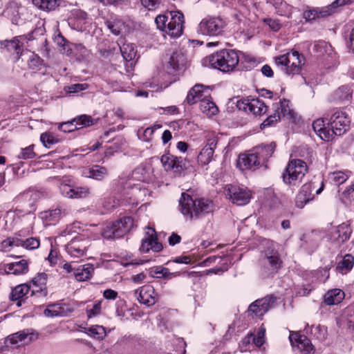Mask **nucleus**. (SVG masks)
I'll return each mask as SVG.
<instances>
[{"mask_svg":"<svg viewBox=\"0 0 354 354\" xmlns=\"http://www.w3.org/2000/svg\"><path fill=\"white\" fill-rule=\"evenodd\" d=\"M274 145L259 146L251 153H241L236 160V167L241 171H255L261 167L267 168L266 162L274 151Z\"/></svg>","mask_w":354,"mask_h":354,"instance_id":"1","label":"nucleus"},{"mask_svg":"<svg viewBox=\"0 0 354 354\" xmlns=\"http://www.w3.org/2000/svg\"><path fill=\"white\" fill-rule=\"evenodd\" d=\"M212 201L199 198L194 199L190 195L183 193L179 199V209L189 219H197L212 213L214 210Z\"/></svg>","mask_w":354,"mask_h":354,"instance_id":"2","label":"nucleus"},{"mask_svg":"<svg viewBox=\"0 0 354 354\" xmlns=\"http://www.w3.org/2000/svg\"><path fill=\"white\" fill-rule=\"evenodd\" d=\"M157 28L171 38L179 37L183 32L184 16L180 11H171L157 16Z\"/></svg>","mask_w":354,"mask_h":354,"instance_id":"3","label":"nucleus"},{"mask_svg":"<svg viewBox=\"0 0 354 354\" xmlns=\"http://www.w3.org/2000/svg\"><path fill=\"white\" fill-rule=\"evenodd\" d=\"M205 62L214 68L229 73L236 69L239 57L234 50L223 49L207 57Z\"/></svg>","mask_w":354,"mask_h":354,"instance_id":"4","label":"nucleus"},{"mask_svg":"<svg viewBox=\"0 0 354 354\" xmlns=\"http://www.w3.org/2000/svg\"><path fill=\"white\" fill-rule=\"evenodd\" d=\"M275 64L281 67L287 75L299 74L305 63L304 55L297 50H291L287 53L275 57Z\"/></svg>","mask_w":354,"mask_h":354,"instance_id":"5","label":"nucleus"},{"mask_svg":"<svg viewBox=\"0 0 354 354\" xmlns=\"http://www.w3.org/2000/svg\"><path fill=\"white\" fill-rule=\"evenodd\" d=\"M307 171V165L304 160H291L283 174V180L287 185H297L302 180Z\"/></svg>","mask_w":354,"mask_h":354,"instance_id":"6","label":"nucleus"},{"mask_svg":"<svg viewBox=\"0 0 354 354\" xmlns=\"http://www.w3.org/2000/svg\"><path fill=\"white\" fill-rule=\"evenodd\" d=\"M133 226V218L124 216L112 224L106 225L102 232V235L107 239L120 238L129 232Z\"/></svg>","mask_w":354,"mask_h":354,"instance_id":"7","label":"nucleus"},{"mask_svg":"<svg viewBox=\"0 0 354 354\" xmlns=\"http://www.w3.org/2000/svg\"><path fill=\"white\" fill-rule=\"evenodd\" d=\"M44 32V28L41 26L35 28L32 32L29 33L27 35H21L15 37L11 40H6L1 42V46L12 54L16 55L15 58L19 59L21 55L19 56V53H21V48L24 45V41H30L35 39V35H42Z\"/></svg>","mask_w":354,"mask_h":354,"instance_id":"8","label":"nucleus"},{"mask_svg":"<svg viewBox=\"0 0 354 354\" xmlns=\"http://www.w3.org/2000/svg\"><path fill=\"white\" fill-rule=\"evenodd\" d=\"M227 199L237 205H245L252 198V192L246 187L237 185H227L224 189Z\"/></svg>","mask_w":354,"mask_h":354,"instance_id":"9","label":"nucleus"},{"mask_svg":"<svg viewBox=\"0 0 354 354\" xmlns=\"http://www.w3.org/2000/svg\"><path fill=\"white\" fill-rule=\"evenodd\" d=\"M350 0H335L331 4L321 8H315L304 12V18L308 21L315 20L319 17H326L333 15L342 7L348 3Z\"/></svg>","mask_w":354,"mask_h":354,"instance_id":"10","label":"nucleus"},{"mask_svg":"<svg viewBox=\"0 0 354 354\" xmlns=\"http://www.w3.org/2000/svg\"><path fill=\"white\" fill-rule=\"evenodd\" d=\"M89 245V239L78 234L68 243L66 245V250L71 257L80 258L86 255Z\"/></svg>","mask_w":354,"mask_h":354,"instance_id":"11","label":"nucleus"},{"mask_svg":"<svg viewBox=\"0 0 354 354\" xmlns=\"http://www.w3.org/2000/svg\"><path fill=\"white\" fill-rule=\"evenodd\" d=\"M328 124L333 136H342L348 129L350 120L344 112L337 110L330 116Z\"/></svg>","mask_w":354,"mask_h":354,"instance_id":"12","label":"nucleus"},{"mask_svg":"<svg viewBox=\"0 0 354 354\" xmlns=\"http://www.w3.org/2000/svg\"><path fill=\"white\" fill-rule=\"evenodd\" d=\"M225 22L218 17L203 19L198 25V32L205 35L215 36L223 32Z\"/></svg>","mask_w":354,"mask_h":354,"instance_id":"13","label":"nucleus"},{"mask_svg":"<svg viewBox=\"0 0 354 354\" xmlns=\"http://www.w3.org/2000/svg\"><path fill=\"white\" fill-rule=\"evenodd\" d=\"M316 187L315 183L312 182L303 185L296 196L295 203L297 207L299 208L304 207L306 204L313 200L315 194H319L322 192L323 185L315 191V194L313 191Z\"/></svg>","mask_w":354,"mask_h":354,"instance_id":"14","label":"nucleus"},{"mask_svg":"<svg viewBox=\"0 0 354 354\" xmlns=\"http://www.w3.org/2000/svg\"><path fill=\"white\" fill-rule=\"evenodd\" d=\"M237 106L239 109H243L256 115H261L267 111V106L264 102L258 98L243 99L238 102Z\"/></svg>","mask_w":354,"mask_h":354,"instance_id":"15","label":"nucleus"},{"mask_svg":"<svg viewBox=\"0 0 354 354\" xmlns=\"http://www.w3.org/2000/svg\"><path fill=\"white\" fill-rule=\"evenodd\" d=\"M162 249V244L158 241L155 230L151 227H147L145 236L142 241L140 250L142 252H148L150 250L155 252H158Z\"/></svg>","mask_w":354,"mask_h":354,"instance_id":"16","label":"nucleus"},{"mask_svg":"<svg viewBox=\"0 0 354 354\" xmlns=\"http://www.w3.org/2000/svg\"><path fill=\"white\" fill-rule=\"evenodd\" d=\"M162 249V244L158 241L155 230L151 227H147L145 236L142 241L140 250L142 252H148L150 250L155 252H158Z\"/></svg>","mask_w":354,"mask_h":354,"instance_id":"17","label":"nucleus"},{"mask_svg":"<svg viewBox=\"0 0 354 354\" xmlns=\"http://www.w3.org/2000/svg\"><path fill=\"white\" fill-rule=\"evenodd\" d=\"M274 297L268 296L261 299H257L250 304L248 312L249 313L254 314L256 317H262L274 306Z\"/></svg>","mask_w":354,"mask_h":354,"instance_id":"18","label":"nucleus"},{"mask_svg":"<svg viewBox=\"0 0 354 354\" xmlns=\"http://www.w3.org/2000/svg\"><path fill=\"white\" fill-rule=\"evenodd\" d=\"M59 188L62 195L68 198H85L90 194L88 187H73L64 181L60 183Z\"/></svg>","mask_w":354,"mask_h":354,"instance_id":"19","label":"nucleus"},{"mask_svg":"<svg viewBox=\"0 0 354 354\" xmlns=\"http://www.w3.org/2000/svg\"><path fill=\"white\" fill-rule=\"evenodd\" d=\"M138 301L145 306H151L156 302L155 290L150 285L143 286L134 291Z\"/></svg>","mask_w":354,"mask_h":354,"instance_id":"20","label":"nucleus"},{"mask_svg":"<svg viewBox=\"0 0 354 354\" xmlns=\"http://www.w3.org/2000/svg\"><path fill=\"white\" fill-rule=\"evenodd\" d=\"M126 194L129 195V198L136 202L143 201L145 198L149 196V192L146 183H131L129 182Z\"/></svg>","mask_w":354,"mask_h":354,"instance_id":"21","label":"nucleus"},{"mask_svg":"<svg viewBox=\"0 0 354 354\" xmlns=\"http://www.w3.org/2000/svg\"><path fill=\"white\" fill-rule=\"evenodd\" d=\"M160 161L166 170L172 169L175 172H180L186 167L185 160L183 158L170 153L163 155Z\"/></svg>","mask_w":354,"mask_h":354,"instance_id":"22","label":"nucleus"},{"mask_svg":"<svg viewBox=\"0 0 354 354\" xmlns=\"http://www.w3.org/2000/svg\"><path fill=\"white\" fill-rule=\"evenodd\" d=\"M216 143L217 139L216 137L207 140V145L201 149L197 158L198 163L200 165H207L212 161Z\"/></svg>","mask_w":354,"mask_h":354,"instance_id":"23","label":"nucleus"},{"mask_svg":"<svg viewBox=\"0 0 354 354\" xmlns=\"http://www.w3.org/2000/svg\"><path fill=\"white\" fill-rule=\"evenodd\" d=\"M351 234V230L347 224L342 223L335 227L331 231L332 241L337 245L339 246L348 241Z\"/></svg>","mask_w":354,"mask_h":354,"instance_id":"24","label":"nucleus"},{"mask_svg":"<svg viewBox=\"0 0 354 354\" xmlns=\"http://www.w3.org/2000/svg\"><path fill=\"white\" fill-rule=\"evenodd\" d=\"M263 264L269 266L272 272H276L281 267L282 261L278 252L275 250H268L263 259Z\"/></svg>","mask_w":354,"mask_h":354,"instance_id":"25","label":"nucleus"},{"mask_svg":"<svg viewBox=\"0 0 354 354\" xmlns=\"http://www.w3.org/2000/svg\"><path fill=\"white\" fill-rule=\"evenodd\" d=\"M71 312L68 306L66 304H49L45 309L44 314L46 317H57L66 316L68 313Z\"/></svg>","mask_w":354,"mask_h":354,"instance_id":"26","label":"nucleus"},{"mask_svg":"<svg viewBox=\"0 0 354 354\" xmlns=\"http://www.w3.org/2000/svg\"><path fill=\"white\" fill-rule=\"evenodd\" d=\"M33 334L29 329L23 330L8 335L5 339L6 344L16 345L28 339L32 340Z\"/></svg>","mask_w":354,"mask_h":354,"instance_id":"27","label":"nucleus"},{"mask_svg":"<svg viewBox=\"0 0 354 354\" xmlns=\"http://www.w3.org/2000/svg\"><path fill=\"white\" fill-rule=\"evenodd\" d=\"M207 91L202 84H196L189 91L186 100L189 104H194L206 96Z\"/></svg>","mask_w":354,"mask_h":354,"instance_id":"28","label":"nucleus"},{"mask_svg":"<svg viewBox=\"0 0 354 354\" xmlns=\"http://www.w3.org/2000/svg\"><path fill=\"white\" fill-rule=\"evenodd\" d=\"M313 128L317 135L323 140L329 141L333 139V133L330 129L325 127L323 118H319L313 123Z\"/></svg>","mask_w":354,"mask_h":354,"instance_id":"29","label":"nucleus"},{"mask_svg":"<svg viewBox=\"0 0 354 354\" xmlns=\"http://www.w3.org/2000/svg\"><path fill=\"white\" fill-rule=\"evenodd\" d=\"M186 60V56L182 50H176L169 58V67L173 71L180 70L185 66Z\"/></svg>","mask_w":354,"mask_h":354,"instance_id":"30","label":"nucleus"},{"mask_svg":"<svg viewBox=\"0 0 354 354\" xmlns=\"http://www.w3.org/2000/svg\"><path fill=\"white\" fill-rule=\"evenodd\" d=\"M65 209L56 208L41 212L40 217L46 225H52L57 222L62 214H65Z\"/></svg>","mask_w":354,"mask_h":354,"instance_id":"31","label":"nucleus"},{"mask_svg":"<svg viewBox=\"0 0 354 354\" xmlns=\"http://www.w3.org/2000/svg\"><path fill=\"white\" fill-rule=\"evenodd\" d=\"M20 58H21L22 61L26 62L28 68L32 70L39 69L42 65V60L40 57L28 50L22 51Z\"/></svg>","mask_w":354,"mask_h":354,"instance_id":"32","label":"nucleus"},{"mask_svg":"<svg viewBox=\"0 0 354 354\" xmlns=\"http://www.w3.org/2000/svg\"><path fill=\"white\" fill-rule=\"evenodd\" d=\"M94 272L92 264L87 263L80 266L74 269V276L77 281H83L89 279Z\"/></svg>","mask_w":354,"mask_h":354,"instance_id":"33","label":"nucleus"},{"mask_svg":"<svg viewBox=\"0 0 354 354\" xmlns=\"http://www.w3.org/2000/svg\"><path fill=\"white\" fill-rule=\"evenodd\" d=\"M199 107L201 111L209 117L215 115L218 111V107L207 94L201 100Z\"/></svg>","mask_w":354,"mask_h":354,"instance_id":"34","label":"nucleus"},{"mask_svg":"<svg viewBox=\"0 0 354 354\" xmlns=\"http://www.w3.org/2000/svg\"><path fill=\"white\" fill-rule=\"evenodd\" d=\"M83 174L85 177L102 180L107 175V169L100 165H94L91 168L85 169Z\"/></svg>","mask_w":354,"mask_h":354,"instance_id":"35","label":"nucleus"},{"mask_svg":"<svg viewBox=\"0 0 354 354\" xmlns=\"http://www.w3.org/2000/svg\"><path fill=\"white\" fill-rule=\"evenodd\" d=\"M28 270V263L26 260L22 259L19 261L10 263L6 265V271L8 273L14 274H25Z\"/></svg>","mask_w":354,"mask_h":354,"instance_id":"36","label":"nucleus"},{"mask_svg":"<svg viewBox=\"0 0 354 354\" xmlns=\"http://www.w3.org/2000/svg\"><path fill=\"white\" fill-rule=\"evenodd\" d=\"M344 297V292L340 289H333L328 291L324 295V303L326 305H335L341 302Z\"/></svg>","mask_w":354,"mask_h":354,"instance_id":"37","label":"nucleus"},{"mask_svg":"<svg viewBox=\"0 0 354 354\" xmlns=\"http://www.w3.org/2000/svg\"><path fill=\"white\" fill-rule=\"evenodd\" d=\"M48 275L45 272L38 273L37 275L34 277L32 280V285L35 288H38L39 289L32 290V295H33L35 292H44V294H46V284L47 282Z\"/></svg>","mask_w":354,"mask_h":354,"instance_id":"38","label":"nucleus"},{"mask_svg":"<svg viewBox=\"0 0 354 354\" xmlns=\"http://www.w3.org/2000/svg\"><path fill=\"white\" fill-rule=\"evenodd\" d=\"M30 290V287L26 283L18 285L12 289L10 294V299L12 301L22 299L29 293Z\"/></svg>","mask_w":354,"mask_h":354,"instance_id":"39","label":"nucleus"},{"mask_svg":"<svg viewBox=\"0 0 354 354\" xmlns=\"http://www.w3.org/2000/svg\"><path fill=\"white\" fill-rule=\"evenodd\" d=\"M348 174L349 172L343 171L330 172L328 174V180L331 184L339 185L348 179Z\"/></svg>","mask_w":354,"mask_h":354,"instance_id":"40","label":"nucleus"},{"mask_svg":"<svg viewBox=\"0 0 354 354\" xmlns=\"http://www.w3.org/2000/svg\"><path fill=\"white\" fill-rule=\"evenodd\" d=\"M32 3L41 10L51 11L59 7L60 0H32Z\"/></svg>","mask_w":354,"mask_h":354,"instance_id":"41","label":"nucleus"},{"mask_svg":"<svg viewBox=\"0 0 354 354\" xmlns=\"http://www.w3.org/2000/svg\"><path fill=\"white\" fill-rule=\"evenodd\" d=\"M353 263V257L351 254H346L338 263L336 270L342 274H346L352 269Z\"/></svg>","mask_w":354,"mask_h":354,"instance_id":"42","label":"nucleus"},{"mask_svg":"<svg viewBox=\"0 0 354 354\" xmlns=\"http://www.w3.org/2000/svg\"><path fill=\"white\" fill-rule=\"evenodd\" d=\"M40 245V241L36 237H30L25 240L17 238V246H21L26 250H35Z\"/></svg>","mask_w":354,"mask_h":354,"instance_id":"43","label":"nucleus"},{"mask_svg":"<svg viewBox=\"0 0 354 354\" xmlns=\"http://www.w3.org/2000/svg\"><path fill=\"white\" fill-rule=\"evenodd\" d=\"M122 55L127 62L135 59L137 53L135 46L133 44H124L120 47Z\"/></svg>","mask_w":354,"mask_h":354,"instance_id":"44","label":"nucleus"},{"mask_svg":"<svg viewBox=\"0 0 354 354\" xmlns=\"http://www.w3.org/2000/svg\"><path fill=\"white\" fill-rule=\"evenodd\" d=\"M73 122L75 123L74 128L76 129L90 127L96 123L95 120L86 115H82L73 119Z\"/></svg>","mask_w":354,"mask_h":354,"instance_id":"45","label":"nucleus"},{"mask_svg":"<svg viewBox=\"0 0 354 354\" xmlns=\"http://www.w3.org/2000/svg\"><path fill=\"white\" fill-rule=\"evenodd\" d=\"M162 127V124H156L153 126L147 127L144 130L139 129L138 135L139 138H142L144 141L149 142L152 139L154 131L156 129H161Z\"/></svg>","mask_w":354,"mask_h":354,"instance_id":"46","label":"nucleus"},{"mask_svg":"<svg viewBox=\"0 0 354 354\" xmlns=\"http://www.w3.org/2000/svg\"><path fill=\"white\" fill-rule=\"evenodd\" d=\"M86 333L97 339H103L106 334L105 328L100 325H95L88 328Z\"/></svg>","mask_w":354,"mask_h":354,"instance_id":"47","label":"nucleus"},{"mask_svg":"<svg viewBox=\"0 0 354 354\" xmlns=\"http://www.w3.org/2000/svg\"><path fill=\"white\" fill-rule=\"evenodd\" d=\"M132 178L139 181V183H145L148 179V175L147 174L145 168L142 166H139L136 168L132 173Z\"/></svg>","mask_w":354,"mask_h":354,"instance_id":"48","label":"nucleus"},{"mask_svg":"<svg viewBox=\"0 0 354 354\" xmlns=\"http://www.w3.org/2000/svg\"><path fill=\"white\" fill-rule=\"evenodd\" d=\"M40 140L46 147H50L51 145L59 142V139L55 138L49 132H44L41 134Z\"/></svg>","mask_w":354,"mask_h":354,"instance_id":"49","label":"nucleus"},{"mask_svg":"<svg viewBox=\"0 0 354 354\" xmlns=\"http://www.w3.org/2000/svg\"><path fill=\"white\" fill-rule=\"evenodd\" d=\"M106 25L111 32L119 35L124 28V24L120 21H107Z\"/></svg>","mask_w":354,"mask_h":354,"instance_id":"50","label":"nucleus"},{"mask_svg":"<svg viewBox=\"0 0 354 354\" xmlns=\"http://www.w3.org/2000/svg\"><path fill=\"white\" fill-rule=\"evenodd\" d=\"M288 100H286L283 99V100L280 101L279 103H277L274 105L275 109H277V107H279V113L281 116L286 117L287 115H290V109L288 106Z\"/></svg>","mask_w":354,"mask_h":354,"instance_id":"51","label":"nucleus"},{"mask_svg":"<svg viewBox=\"0 0 354 354\" xmlns=\"http://www.w3.org/2000/svg\"><path fill=\"white\" fill-rule=\"evenodd\" d=\"M274 113L273 115H270L268 118H267L261 124V128L264 129L266 127L272 126L276 124L278 121L280 120V115L279 113V107L277 109L274 110Z\"/></svg>","mask_w":354,"mask_h":354,"instance_id":"52","label":"nucleus"},{"mask_svg":"<svg viewBox=\"0 0 354 354\" xmlns=\"http://www.w3.org/2000/svg\"><path fill=\"white\" fill-rule=\"evenodd\" d=\"M36 153L34 152V145H30L27 147L21 149V152L18 154L20 159H30L35 158Z\"/></svg>","mask_w":354,"mask_h":354,"instance_id":"53","label":"nucleus"},{"mask_svg":"<svg viewBox=\"0 0 354 354\" xmlns=\"http://www.w3.org/2000/svg\"><path fill=\"white\" fill-rule=\"evenodd\" d=\"M120 205V201L115 196H109L103 202V207L107 210H111Z\"/></svg>","mask_w":354,"mask_h":354,"instance_id":"54","label":"nucleus"},{"mask_svg":"<svg viewBox=\"0 0 354 354\" xmlns=\"http://www.w3.org/2000/svg\"><path fill=\"white\" fill-rule=\"evenodd\" d=\"M266 333V328L263 326H261L257 332V334L256 336H252V341L254 344L257 346L260 347L261 346L265 340H264V336Z\"/></svg>","mask_w":354,"mask_h":354,"instance_id":"55","label":"nucleus"},{"mask_svg":"<svg viewBox=\"0 0 354 354\" xmlns=\"http://www.w3.org/2000/svg\"><path fill=\"white\" fill-rule=\"evenodd\" d=\"M297 347L299 349L302 350L307 353H310L313 350V346L311 344L309 339H308L306 336H304L301 341L299 342V344H297Z\"/></svg>","mask_w":354,"mask_h":354,"instance_id":"56","label":"nucleus"},{"mask_svg":"<svg viewBox=\"0 0 354 354\" xmlns=\"http://www.w3.org/2000/svg\"><path fill=\"white\" fill-rule=\"evenodd\" d=\"M142 6L149 10H155L160 4V0H140Z\"/></svg>","mask_w":354,"mask_h":354,"instance_id":"57","label":"nucleus"},{"mask_svg":"<svg viewBox=\"0 0 354 354\" xmlns=\"http://www.w3.org/2000/svg\"><path fill=\"white\" fill-rule=\"evenodd\" d=\"M88 88L86 84H75L65 88V91L68 93H76L86 90Z\"/></svg>","mask_w":354,"mask_h":354,"instance_id":"58","label":"nucleus"},{"mask_svg":"<svg viewBox=\"0 0 354 354\" xmlns=\"http://www.w3.org/2000/svg\"><path fill=\"white\" fill-rule=\"evenodd\" d=\"M101 313V301H97L93 305L92 308L87 309L86 313L88 318L100 315Z\"/></svg>","mask_w":354,"mask_h":354,"instance_id":"59","label":"nucleus"},{"mask_svg":"<svg viewBox=\"0 0 354 354\" xmlns=\"http://www.w3.org/2000/svg\"><path fill=\"white\" fill-rule=\"evenodd\" d=\"M346 46L354 50V28L349 32L348 34L344 35Z\"/></svg>","mask_w":354,"mask_h":354,"instance_id":"60","label":"nucleus"},{"mask_svg":"<svg viewBox=\"0 0 354 354\" xmlns=\"http://www.w3.org/2000/svg\"><path fill=\"white\" fill-rule=\"evenodd\" d=\"M147 276L144 272H140L137 274L132 275L131 280L135 284H141L146 282Z\"/></svg>","mask_w":354,"mask_h":354,"instance_id":"61","label":"nucleus"},{"mask_svg":"<svg viewBox=\"0 0 354 354\" xmlns=\"http://www.w3.org/2000/svg\"><path fill=\"white\" fill-rule=\"evenodd\" d=\"M74 124L75 123L73 122V120L71 121L64 122L59 124V129L64 132H71L75 129L74 128Z\"/></svg>","mask_w":354,"mask_h":354,"instance_id":"62","label":"nucleus"},{"mask_svg":"<svg viewBox=\"0 0 354 354\" xmlns=\"http://www.w3.org/2000/svg\"><path fill=\"white\" fill-rule=\"evenodd\" d=\"M304 335H300L299 333H291L289 336V339L293 346H297L299 342L302 340Z\"/></svg>","mask_w":354,"mask_h":354,"instance_id":"63","label":"nucleus"},{"mask_svg":"<svg viewBox=\"0 0 354 354\" xmlns=\"http://www.w3.org/2000/svg\"><path fill=\"white\" fill-rule=\"evenodd\" d=\"M73 15L76 17L77 22H80V24H85V21L87 18V14L85 12L75 10Z\"/></svg>","mask_w":354,"mask_h":354,"instance_id":"64","label":"nucleus"}]
</instances>
